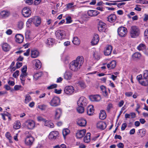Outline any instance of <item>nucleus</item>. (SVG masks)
Instances as JSON below:
<instances>
[{"mask_svg":"<svg viewBox=\"0 0 148 148\" xmlns=\"http://www.w3.org/2000/svg\"><path fill=\"white\" fill-rule=\"evenodd\" d=\"M84 62V58L79 56L76 60L72 61L70 64V69L72 71H77L80 69Z\"/></svg>","mask_w":148,"mask_h":148,"instance_id":"1","label":"nucleus"},{"mask_svg":"<svg viewBox=\"0 0 148 148\" xmlns=\"http://www.w3.org/2000/svg\"><path fill=\"white\" fill-rule=\"evenodd\" d=\"M130 33L132 38H135L139 36L140 30L136 26H132L130 29Z\"/></svg>","mask_w":148,"mask_h":148,"instance_id":"2","label":"nucleus"},{"mask_svg":"<svg viewBox=\"0 0 148 148\" xmlns=\"http://www.w3.org/2000/svg\"><path fill=\"white\" fill-rule=\"evenodd\" d=\"M34 140V138L30 134H29L26 136L25 139V143L27 146L30 147L32 145Z\"/></svg>","mask_w":148,"mask_h":148,"instance_id":"3","label":"nucleus"},{"mask_svg":"<svg viewBox=\"0 0 148 148\" xmlns=\"http://www.w3.org/2000/svg\"><path fill=\"white\" fill-rule=\"evenodd\" d=\"M117 32L119 35L120 37H124L126 35L127 31L126 27L121 26L118 28Z\"/></svg>","mask_w":148,"mask_h":148,"instance_id":"4","label":"nucleus"},{"mask_svg":"<svg viewBox=\"0 0 148 148\" xmlns=\"http://www.w3.org/2000/svg\"><path fill=\"white\" fill-rule=\"evenodd\" d=\"M60 100L58 97H54L50 102V105L52 106L56 107L60 105Z\"/></svg>","mask_w":148,"mask_h":148,"instance_id":"5","label":"nucleus"},{"mask_svg":"<svg viewBox=\"0 0 148 148\" xmlns=\"http://www.w3.org/2000/svg\"><path fill=\"white\" fill-rule=\"evenodd\" d=\"M77 104L78 106H82L85 107L87 104L86 99L84 97H81L77 101Z\"/></svg>","mask_w":148,"mask_h":148,"instance_id":"6","label":"nucleus"},{"mask_svg":"<svg viewBox=\"0 0 148 148\" xmlns=\"http://www.w3.org/2000/svg\"><path fill=\"white\" fill-rule=\"evenodd\" d=\"M32 13L30 8L27 7L24 8L22 10V13L23 16L26 17L29 16Z\"/></svg>","mask_w":148,"mask_h":148,"instance_id":"7","label":"nucleus"},{"mask_svg":"<svg viewBox=\"0 0 148 148\" xmlns=\"http://www.w3.org/2000/svg\"><path fill=\"white\" fill-rule=\"evenodd\" d=\"M74 90V88L72 86H67L64 88V92L67 95H71L73 93Z\"/></svg>","mask_w":148,"mask_h":148,"instance_id":"8","label":"nucleus"},{"mask_svg":"<svg viewBox=\"0 0 148 148\" xmlns=\"http://www.w3.org/2000/svg\"><path fill=\"white\" fill-rule=\"evenodd\" d=\"M106 24L103 22L100 21L98 25V28L100 32H105L106 29Z\"/></svg>","mask_w":148,"mask_h":148,"instance_id":"9","label":"nucleus"},{"mask_svg":"<svg viewBox=\"0 0 148 148\" xmlns=\"http://www.w3.org/2000/svg\"><path fill=\"white\" fill-rule=\"evenodd\" d=\"M25 125L27 128L30 129H33L35 126L34 121L32 120H28L25 122Z\"/></svg>","mask_w":148,"mask_h":148,"instance_id":"10","label":"nucleus"},{"mask_svg":"<svg viewBox=\"0 0 148 148\" xmlns=\"http://www.w3.org/2000/svg\"><path fill=\"white\" fill-rule=\"evenodd\" d=\"M77 124L81 127H84L86 124V120L84 119L80 118L78 119L77 121Z\"/></svg>","mask_w":148,"mask_h":148,"instance_id":"11","label":"nucleus"},{"mask_svg":"<svg viewBox=\"0 0 148 148\" xmlns=\"http://www.w3.org/2000/svg\"><path fill=\"white\" fill-rule=\"evenodd\" d=\"M32 63L33 65L35 66L36 69H39L41 68V63L40 61L38 59H36L32 61Z\"/></svg>","mask_w":148,"mask_h":148,"instance_id":"12","label":"nucleus"},{"mask_svg":"<svg viewBox=\"0 0 148 148\" xmlns=\"http://www.w3.org/2000/svg\"><path fill=\"white\" fill-rule=\"evenodd\" d=\"M86 132V130L85 129L78 130L76 133V136L77 138H81L84 136Z\"/></svg>","mask_w":148,"mask_h":148,"instance_id":"13","label":"nucleus"},{"mask_svg":"<svg viewBox=\"0 0 148 148\" xmlns=\"http://www.w3.org/2000/svg\"><path fill=\"white\" fill-rule=\"evenodd\" d=\"M55 34L57 38L60 39H63L65 37L64 35L63 34V31L60 30H58L56 31Z\"/></svg>","mask_w":148,"mask_h":148,"instance_id":"14","label":"nucleus"},{"mask_svg":"<svg viewBox=\"0 0 148 148\" xmlns=\"http://www.w3.org/2000/svg\"><path fill=\"white\" fill-rule=\"evenodd\" d=\"M59 133L57 131H52L51 132L49 136V138L51 140H54L58 136Z\"/></svg>","mask_w":148,"mask_h":148,"instance_id":"15","label":"nucleus"},{"mask_svg":"<svg viewBox=\"0 0 148 148\" xmlns=\"http://www.w3.org/2000/svg\"><path fill=\"white\" fill-rule=\"evenodd\" d=\"M99 40V36L97 34H95L91 41V43L93 45L97 44Z\"/></svg>","mask_w":148,"mask_h":148,"instance_id":"16","label":"nucleus"},{"mask_svg":"<svg viewBox=\"0 0 148 148\" xmlns=\"http://www.w3.org/2000/svg\"><path fill=\"white\" fill-rule=\"evenodd\" d=\"M107 125L105 122H98L97 125V128L103 130L106 128Z\"/></svg>","mask_w":148,"mask_h":148,"instance_id":"17","label":"nucleus"},{"mask_svg":"<svg viewBox=\"0 0 148 148\" xmlns=\"http://www.w3.org/2000/svg\"><path fill=\"white\" fill-rule=\"evenodd\" d=\"M15 37V40L17 42L21 43L23 41L24 38L22 35L20 34H17L16 35Z\"/></svg>","mask_w":148,"mask_h":148,"instance_id":"18","label":"nucleus"},{"mask_svg":"<svg viewBox=\"0 0 148 148\" xmlns=\"http://www.w3.org/2000/svg\"><path fill=\"white\" fill-rule=\"evenodd\" d=\"M40 18L38 16H35L34 18V24L36 27L39 26L41 23Z\"/></svg>","mask_w":148,"mask_h":148,"instance_id":"19","label":"nucleus"},{"mask_svg":"<svg viewBox=\"0 0 148 148\" xmlns=\"http://www.w3.org/2000/svg\"><path fill=\"white\" fill-rule=\"evenodd\" d=\"M89 98L91 101H99L101 99L100 96L98 95H91Z\"/></svg>","mask_w":148,"mask_h":148,"instance_id":"20","label":"nucleus"},{"mask_svg":"<svg viewBox=\"0 0 148 148\" xmlns=\"http://www.w3.org/2000/svg\"><path fill=\"white\" fill-rule=\"evenodd\" d=\"M107 20L110 22H114L116 19V15L114 14H112L107 17Z\"/></svg>","mask_w":148,"mask_h":148,"instance_id":"21","label":"nucleus"},{"mask_svg":"<svg viewBox=\"0 0 148 148\" xmlns=\"http://www.w3.org/2000/svg\"><path fill=\"white\" fill-rule=\"evenodd\" d=\"M112 50V47L110 45H108L104 51V54L106 56H109L111 54Z\"/></svg>","mask_w":148,"mask_h":148,"instance_id":"22","label":"nucleus"},{"mask_svg":"<svg viewBox=\"0 0 148 148\" xmlns=\"http://www.w3.org/2000/svg\"><path fill=\"white\" fill-rule=\"evenodd\" d=\"M93 106L92 105L89 106L87 108V113L88 115L91 116L94 113Z\"/></svg>","mask_w":148,"mask_h":148,"instance_id":"23","label":"nucleus"},{"mask_svg":"<svg viewBox=\"0 0 148 148\" xmlns=\"http://www.w3.org/2000/svg\"><path fill=\"white\" fill-rule=\"evenodd\" d=\"M2 47L3 50L5 51H9L10 49V45L6 43L3 44L2 45Z\"/></svg>","mask_w":148,"mask_h":148,"instance_id":"24","label":"nucleus"},{"mask_svg":"<svg viewBox=\"0 0 148 148\" xmlns=\"http://www.w3.org/2000/svg\"><path fill=\"white\" fill-rule=\"evenodd\" d=\"M116 65V62L115 61L112 60L109 64H108L107 65V67L110 69H113L114 68Z\"/></svg>","mask_w":148,"mask_h":148,"instance_id":"25","label":"nucleus"},{"mask_svg":"<svg viewBox=\"0 0 148 148\" xmlns=\"http://www.w3.org/2000/svg\"><path fill=\"white\" fill-rule=\"evenodd\" d=\"M62 113V110L60 108H58L56 109V111L55 114V118L56 119H58Z\"/></svg>","mask_w":148,"mask_h":148,"instance_id":"26","label":"nucleus"},{"mask_svg":"<svg viewBox=\"0 0 148 148\" xmlns=\"http://www.w3.org/2000/svg\"><path fill=\"white\" fill-rule=\"evenodd\" d=\"M72 76V74L70 72L66 71L64 74V78L67 80L70 79L71 78Z\"/></svg>","mask_w":148,"mask_h":148,"instance_id":"27","label":"nucleus"},{"mask_svg":"<svg viewBox=\"0 0 148 148\" xmlns=\"http://www.w3.org/2000/svg\"><path fill=\"white\" fill-rule=\"evenodd\" d=\"M90 134L89 132L87 133L84 138V141L86 143H88L90 141Z\"/></svg>","mask_w":148,"mask_h":148,"instance_id":"28","label":"nucleus"},{"mask_svg":"<svg viewBox=\"0 0 148 148\" xmlns=\"http://www.w3.org/2000/svg\"><path fill=\"white\" fill-rule=\"evenodd\" d=\"M106 115L105 111L104 110H101L100 111V113L99 114V118L101 119H104L106 117Z\"/></svg>","mask_w":148,"mask_h":148,"instance_id":"29","label":"nucleus"},{"mask_svg":"<svg viewBox=\"0 0 148 148\" xmlns=\"http://www.w3.org/2000/svg\"><path fill=\"white\" fill-rule=\"evenodd\" d=\"M39 53L38 51L36 50H32L31 53V56L32 58H35L38 56Z\"/></svg>","mask_w":148,"mask_h":148,"instance_id":"30","label":"nucleus"},{"mask_svg":"<svg viewBox=\"0 0 148 148\" xmlns=\"http://www.w3.org/2000/svg\"><path fill=\"white\" fill-rule=\"evenodd\" d=\"M141 56V54L138 52H136L132 55V58L135 60L139 59Z\"/></svg>","mask_w":148,"mask_h":148,"instance_id":"31","label":"nucleus"},{"mask_svg":"<svg viewBox=\"0 0 148 148\" xmlns=\"http://www.w3.org/2000/svg\"><path fill=\"white\" fill-rule=\"evenodd\" d=\"M54 43V39L53 38H49L47 39L46 44L49 46H51Z\"/></svg>","mask_w":148,"mask_h":148,"instance_id":"32","label":"nucleus"},{"mask_svg":"<svg viewBox=\"0 0 148 148\" xmlns=\"http://www.w3.org/2000/svg\"><path fill=\"white\" fill-rule=\"evenodd\" d=\"M100 89L103 92V95L104 96H107L108 95V92L106 91V87L103 86H101L100 87Z\"/></svg>","mask_w":148,"mask_h":148,"instance_id":"33","label":"nucleus"},{"mask_svg":"<svg viewBox=\"0 0 148 148\" xmlns=\"http://www.w3.org/2000/svg\"><path fill=\"white\" fill-rule=\"evenodd\" d=\"M93 57L95 58V59L99 60L100 59V54L99 53L95 51L94 52V53L93 55Z\"/></svg>","mask_w":148,"mask_h":148,"instance_id":"34","label":"nucleus"},{"mask_svg":"<svg viewBox=\"0 0 148 148\" xmlns=\"http://www.w3.org/2000/svg\"><path fill=\"white\" fill-rule=\"evenodd\" d=\"M72 42L74 44L78 45L80 43V40L77 37H75L73 38V40Z\"/></svg>","mask_w":148,"mask_h":148,"instance_id":"35","label":"nucleus"},{"mask_svg":"<svg viewBox=\"0 0 148 148\" xmlns=\"http://www.w3.org/2000/svg\"><path fill=\"white\" fill-rule=\"evenodd\" d=\"M84 107L82 106H78L77 109V111L79 113H82L84 111Z\"/></svg>","mask_w":148,"mask_h":148,"instance_id":"36","label":"nucleus"},{"mask_svg":"<svg viewBox=\"0 0 148 148\" xmlns=\"http://www.w3.org/2000/svg\"><path fill=\"white\" fill-rule=\"evenodd\" d=\"M21 123L19 121H17L13 125L14 128L17 129L19 128L20 127Z\"/></svg>","mask_w":148,"mask_h":148,"instance_id":"37","label":"nucleus"},{"mask_svg":"<svg viewBox=\"0 0 148 148\" xmlns=\"http://www.w3.org/2000/svg\"><path fill=\"white\" fill-rule=\"evenodd\" d=\"M9 12L5 11H3L1 13V14L3 17H6L8 16L10 14Z\"/></svg>","mask_w":148,"mask_h":148,"instance_id":"38","label":"nucleus"},{"mask_svg":"<svg viewBox=\"0 0 148 148\" xmlns=\"http://www.w3.org/2000/svg\"><path fill=\"white\" fill-rule=\"evenodd\" d=\"M42 75V72H39L36 73L33 76L35 80H37Z\"/></svg>","mask_w":148,"mask_h":148,"instance_id":"39","label":"nucleus"},{"mask_svg":"<svg viewBox=\"0 0 148 148\" xmlns=\"http://www.w3.org/2000/svg\"><path fill=\"white\" fill-rule=\"evenodd\" d=\"M62 134L64 137L65 138L66 136L70 132V130L68 129H65L62 131Z\"/></svg>","mask_w":148,"mask_h":148,"instance_id":"40","label":"nucleus"},{"mask_svg":"<svg viewBox=\"0 0 148 148\" xmlns=\"http://www.w3.org/2000/svg\"><path fill=\"white\" fill-rule=\"evenodd\" d=\"M31 100V96L28 94L25 96V102L26 103H27Z\"/></svg>","mask_w":148,"mask_h":148,"instance_id":"41","label":"nucleus"},{"mask_svg":"<svg viewBox=\"0 0 148 148\" xmlns=\"http://www.w3.org/2000/svg\"><path fill=\"white\" fill-rule=\"evenodd\" d=\"M24 25V23L22 21H19L18 22L17 24V26L18 28L19 29H21L23 28Z\"/></svg>","mask_w":148,"mask_h":148,"instance_id":"42","label":"nucleus"},{"mask_svg":"<svg viewBox=\"0 0 148 148\" xmlns=\"http://www.w3.org/2000/svg\"><path fill=\"white\" fill-rule=\"evenodd\" d=\"M146 48L145 45L143 44H140L137 47V49L139 51L142 50Z\"/></svg>","mask_w":148,"mask_h":148,"instance_id":"43","label":"nucleus"},{"mask_svg":"<svg viewBox=\"0 0 148 148\" xmlns=\"http://www.w3.org/2000/svg\"><path fill=\"white\" fill-rule=\"evenodd\" d=\"M148 77V70H144L143 72V78L147 79Z\"/></svg>","mask_w":148,"mask_h":148,"instance_id":"44","label":"nucleus"},{"mask_svg":"<svg viewBox=\"0 0 148 148\" xmlns=\"http://www.w3.org/2000/svg\"><path fill=\"white\" fill-rule=\"evenodd\" d=\"M47 107V106L45 104L39 105L38 106V108L41 110H45Z\"/></svg>","mask_w":148,"mask_h":148,"instance_id":"45","label":"nucleus"},{"mask_svg":"<svg viewBox=\"0 0 148 148\" xmlns=\"http://www.w3.org/2000/svg\"><path fill=\"white\" fill-rule=\"evenodd\" d=\"M6 137L9 140V142L10 143L12 142V137L10 134L8 132H7L5 134Z\"/></svg>","mask_w":148,"mask_h":148,"instance_id":"46","label":"nucleus"},{"mask_svg":"<svg viewBox=\"0 0 148 148\" xmlns=\"http://www.w3.org/2000/svg\"><path fill=\"white\" fill-rule=\"evenodd\" d=\"M27 67L26 66H23V67L21 69L22 73L24 75H27V74L26 73L27 71Z\"/></svg>","mask_w":148,"mask_h":148,"instance_id":"47","label":"nucleus"},{"mask_svg":"<svg viewBox=\"0 0 148 148\" xmlns=\"http://www.w3.org/2000/svg\"><path fill=\"white\" fill-rule=\"evenodd\" d=\"M139 82L142 85L147 86H148V80L146 79L145 81H140Z\"/></svg>","mask_w":148,"mask_h":148,"instance_id":"48","label":"nucleus"},{"mask_svg":"<svg viewBox=\"0 0 148 148\" xmlns=\"http://www.w3.org/2000/svg\"><path fill=\"white\" fill-rule=\"evenodd\" d=\"M113 108V105L112 103H109L107 107L106 110L108 112H109L111 109Z\"/></svg>","mask_w":148,"mask_h":148,"instance_id":"49","label":"nucleus"},{"mask_svg":"<svg viewBox=\"0 0 148 148\" xmlns=\"http://www.w3.org/2000/svg\"><path fill=\"white\" fill-rule=\"evenodd\" d=\"M73 3H69L66 5V7L67 8L69 9L72 7H74L76 6V5H73Z\"/></svg>","mask_w":148,"mask_h":148,"instance_id":"50","label":"nucleus"},{"mask_svg":"<svg viewBox=\"0 0 148 148\" xmlns=\"http://www.w3.org/2000/svg\"><path fill=\"white\" fill-rule=\"evenodd\" d=\"M66 23H69L72 22V20L71 19V17L70 16H69L66 17Z\"/></svg>","mask_w":148,"mask_h":148,"instance_id":"51","label":"nucleus"},{"mask_svg":"<svg viewBox=\"0 0 148 148\" xmlns=\"http://www.w3.org/2000/svg\"><path fill=\"white\" fill-rule=\"evenodd\" d=\"M139 132H141L142 133V136H144L146 133V130L145 129H143L139 130Z\"/></svg>","mask_w":148,"mask_h":148,"instance_id":"52","label":"nucleus"},{"mask_svg":"<svg viewBox=\"0 0 148 148\" xmlns=\"http://www.w3.org/2000/svg\"><path fill=\"white\" fill-rule=\"evenodd\" d=\"M57 86V85L56 84H52L47 87L48 89L50 90L54 88H56Z\"/></svg>","mask_w":148,"mask_h":148,"instance_id":"53","label":"nucleus"},{"mask_svg":"<svg viewBox=\"0 0 148 148\" xmlns=\"http://www.w3.org/2000/svg\"><path fill=\"white\" fill-rule=\"evenodd\" d=\"M19 75V71H16L13 75V76L15 78H16Z\"/></svg>","mask_w":148,"mask_h":148,"instance_id":"54","label":"nucleus"},{"mask_svg":"<svg viewBox=\"0 0 148 148\" xmlns=\"http://www.w3.org/2000/svg\"><path fill=\"white\" fill-rule=\"evenodd\" d=\"M127 125L126 123H123L122 124L121 127V130H122L123 131L124 130L126 127H127Z\"/></svg>","mask_w":148,"mask_h":148,"instance_id":"55","label":"nucleus"},{"mask_svg":"<svg viewBox=\"0 0 148 148\" xmlns=\"http://www.w3.org/2000/svg\"><path fill=\"white\" fill-rule=\"evenodd\" d=\"M93 10H90L88 11V15L90 16H93Z\"/></svg>","mask_w":148,"mask_h":148,"instance_id":"56","label":"nucleus"},{"mask_svg":"<svg viewBox=\"0 0 148 148\" xmlns=\"http://www.w3.org/2000/svg\"><path fill=\"white\" fill-rule=\"evenodd\" d=\"M32 23L34 24V18L29 19L27 22V24H28V23L31 24Z\"/></svg>","mask_w":148,"mask_h":148,"instance_id":"57","label":"nucleus"},{"mask_svg":"<svg viewBox=\"0 0 148 148\" xmlns=\"http://www.w3.org/2000/svg\"><path fill=\"white\" fill-rule=\"evenodd\" d=\"M22 65V63L21 62H17L16 64V69L19 68Z\"/></svg>","mask_w":148,"mask_h":148,"instance_id":"58","label":"nucleus"},{"mask_svg":"<svg viewBox=\"0 0 148 148\" xmlns=\"http://www.w3.org/2000/svg\"><path fill=\"white\" fill-rule=\"evenodd\" d=\"M37 119L39 121H43L44 122H45L46 120L44 118H42L41 116H38L37 118Z\"/></svg>","mask_w":148,"mask_h":148,"instance_id":"59","label":"nucleus"},{"mask_svg":"<svg viewBox=\"0 0 148 148\" xmlns=\"http://www.w3.org/2000/svg\"><path fill=\"white\" fill-rule=\"evenodd\" d=\"M25 2L28 4L29 5H30L32 4L33 3V0H24Z\"/></svg>","mask_w":148,"mask_h":148,"instance_id":"60","label":"nucleus"},{"mask_svg":"<svg viewBox=\"0 0 148 148\" xmlns=\"http://www.w3.org/2000/svg\"><path fill=\"white\" fill-rule=\"evenodd\" d=\"M27 76V75H24L23 74H21L20 76L21 80H25V77Z\"/></svg>","mask_w":148,"mask_h":148,"instance_id":"61","label":"nucleus"},{"mask_svg":"<svg viewBox=\"0 0 148 148\" xmlns=\"http://www.w3.org/2000/svg\"><path fill=\"white\" fill-rule=\"evenodd\" d=\"M45 125L48 126L51 128H53L54 127V125L52 123H47Z\"/></svg>","mask_w":148,"mask_h":148,"instance_id":"62","label":"nucleus"},{"mask_svg":"<svg viewBox=\"0 0 148 148\" xmlns=\"http://www.w3.org/2000/svg\"><path fill=\"white\" fill-rule=\"evenodd\" d=\"M124 146V144L121 143H120L117 144V146L119 148H123Z\"/></svg>","mask_w":148,"mask_h":148,"instance_id":"63","label":"nucleus"},{"mask_svg":"<svg viewBox=\"0 0 148 148\" xmlns=\"http://www.w3.org/2000/svg\"><path fill=\"white\" fill-rule=\"evenodd\" d=\"M145 36L147 38H148V28L144 32Z\"/></svg>","mask_w":148,"mask_h":148,"instance_id":"64","label":"nucleus"}]
</instances>
